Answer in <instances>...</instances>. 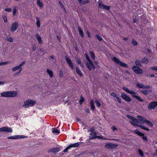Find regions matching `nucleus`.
Instances as JSON below:
<instances>
[{"label": "nucleus", "mask_w": 157, "mask_h": 157, "mask_svg": "<svg viewBox=\"0 0 157 157\" xmlns=\"http://www.w3.org/2000/svg\"><path fill=\"white\" fill-rule=\"evenodd\" d=\"M142 138L143 140L146 142H147L148 141L147 138L146 136H143Z\"/></svg>", "instance_id": "48"}, {"label": "nucleus", "mask_w": 157, "mask_h": 157, "mask_svg": "<svg viewBox=\"0 0 157 157\" xmlns=\"http://www.w3.org/2000/svg\"><path fill=\"white\" fill-rule=\"evenodd\" d=\"M17 95V93L14 91H7L1 94V96L4 97H14Z\"/></svg>", "instance_id": "2"}, {"label": "nucleus", "mask_w": 157, "mask_h": 157, "mask_svg": "<svg viewBox=\"0 0 157 157\" xmlns=\"http://www.w3.org/2000/svg\"><path fill=\"white\" fill-rule=\"evenodd\" d=\"M78 31H79V34L82 37H83L84 33H83V31L82 30L81 28L80 27H78Z\"/></svg>", "instance_id": "19"}, {"label": "nucleus", "mask_w": 157, "mask_h": 157, "mask_svg": "<svg viewBox=\"0 0 157 157\" xmlns=\"http://www.w3.org/2000/svg\"><path fill=\"white\" fill-rule=\"evenodd\" d=\"M59 76L61 78H63V71L62 70H60L59 71Z\"/></svg>", "instance_id": "44"}, {"label": "nucleus", "mask_w": 157, "mask_h": 157, "mask_svg": "<svg viewBox=\"0 0 157 157\" xmlns=\"http://www.w3.org/2000/svg\"><path fill=\"white\" fill-rule=\"evenodd\" d=\"M36 45L35 44L33 45V48H32V50L33 52H34L35 51L36 48Z\"/></svg>", "instance_id": "53"}, {"label": "nucleus", "mask_w": 157, "mask_h": 157, "mask_svg": "<svg viewBox=\"0 0 157 157\" xmlns=\"http://www.w3.org/2000/svg\"><path fill=\"white\" fill-rule=\"evenodd\" d=\"M25 63V61H23L22 62L21 64H19L18 66L19 67H21L22 66L24 65Z\"/></svg>", "instance_id": "54"}, {"label": "nucleus", "mask_w": 157, "mask_h": 157, "mask_svg": "<svg viewBox=\"0 0 157 157\" xmlns=\"http://www.w3.org/2000/svg\"><path fill=\"white\" fill-rule=\"evenodd\" d=\"M151 68L152 70H155L157 71V67H152Z\"/></svg>", "instance_id": "57"}, {"label": "nucleus", "mask_w": 157, "mask_h": 157, "mask_svg": "<svg viewBox=\"0 0 157 157\" xmlns=\"http://www.w3.org/2000/svg\"><path fill=\"white\" fill-rule=\"evenodd\" d=\"M136 85L137 87L140 88H143L144 87V85L143 84L137 83H136Z\"/></svg>", "instance_id": "30"}, {"label": "nucleus", "mask_w": 157, "mask_h": 157, "mask_svg": "<svg viewBox=\"0 0 157 157\" xmlns=\"http://www.w3.org/2000/svg\"><path fill=\"white\" fill-rule=\"evenodd\" d=\"M53 148L54 149V151H53L54 153H56V152H58L60 151L59 149L57 147L54 148Z\"/></svg>", "instance_id": "45"}, {"label": "nucleus", "mask_w": 157, "mask_h": 157, "mask_svg": "<svg viewBox=\"0 0 157 157\" xmlns=\"http://www.w3.org/2000/svg\"><path fill=\"white\" fill-rule=\"evenodd\" d=\"M131 43L133 45L135 46H136L138 44V42L136 41L133 39H132L131 41Z\"/></svg>", "instance_id": "35"}, {"label": "nucleus", "mask_w": 157, "mask_h": 157, "mask_svg": "<svg viewBox=\"0 0 157 157\" xmlns=\"http://www.w3.org/2000/svg\"><path fill=\"white\" fill-rule=\"evenodd\" d=\"M157 107V101H154L150 103L147 106V108L150 110L154 109Z\"/></svg>", "instance_id": "7"}, {"label": "nucleus", "mask_w": 157, "mask_h": 157, "mask_svg": "<svg viewBox=\"0 0 157 157\" xmlns=\"http://www.w3.org/2000/svg\"><path fill=\"white\" fill-rule=\"evenodd\" d=\"M3 18L4 20V21L5 22H7V18L6 16H4L3 17Z\"/></svg>", "instance_id": "52"}, {"label": "nucleus", "mask_w": 157, "mask_h": 157, "mask_svg": "<svg viewBox=\"0 0 157 157\" xmlns=\"http://www.w3.org/2000/svg\"><path fill=\"white\" fill-rule=\"evenodd\" d=\"M145 122L150 127H152L153 126V124L150 121L148 120H146Z\"/></svg>", "instance_id": "31"}, {"label": "nucleus", "mask_w": 157, "mask_h": 157, "mask_svg": "<svg viewBox=\"0 0 157 157\" xmlns=\"http://www.w3.org/2000/svg\"><path fill=\"white\" fill-rule=\"evenodd\" d=\"M85 101V99L84 98L82 97V96H81L80 97V100L79 101V103L80 105H81L82 103L84 101Z\"/></svg>", "instance_id": "39"}, {"label": "nucleus", "mask_w": 157, "mask_h": 157, "mask_svg": "<svg viewBox=\"0 0 157 157\" xmlns=\"http://www.w3.org/2000/svg\"><path fill=\"white\" fill-rule=\"evenodd\" d=\"M36 101L31 99L25 101L23 106L25 108H28L29 107L33 106L35 104Z\"/></svg>", "instance_id": "4"}, {"label": "nucleus", "mask_w": 157, "mask_h": 157, "mask_svg": "<svg viewBox=\"0 0 157 157\" xmlns=\"http://www.w3.org/2000/svg\"><path fill=\"white\" fill-rule=\"evenodd\" d=\"M150 88V86L149 85L145 86L144 85V89H149Z\"/></svg>", "instance_id": "62"}, {"label": "nucleus", "mask_w": 157, "mask_h": 157, "mask_svg": "<svg viewBox=\"0 0 157 157\" xmlns=\"http://www.w3.org/2000/svg\"><path fill=\"white\" fill-rule=\"evenodd\" d=\"M8 139H17V135L10 136L7 137Z\"/></svg>", "instance_id": "34"}, {"label": "nucleus", "mask_w": 157, "mask_h": 157, "mask_svg": "<svg viewBox=\"0 0 157 157\" xmlns=\"http://www.w3.org/2000/svg\"><path fill=\"white\" fill-rule=\"evenodd\" d=\"M95 37L100 41H101L102 40V38L98 35L96 34Z\"/></svg>", "instance_id": "42"}, {"label": "nucleus", "mask_w": 157, "mask_h": 157, "mask_svg": "<svg viewBox=\"0 0 157 157\" xmlns=\"http://www.w3.org/2000/svg\"><path fill=\"white\" fill-rule=\"evenodd\" d=\"M59 3L60 5V6H61V7L62 8H64V6L63 5V3H62V2H61L60 1H59Z\"/></svg>", "instance_id": "59"}, {"label": "nucleus", "mask_w": 157, "mask_h": 157, "mask_svg": "<svg viewBox=\"0 0 157 157\" xmlns=\"http://www.w3.org/2000/svg\"><path fill=\"white\" fill-rule=\"evenodd\" d=\"M138 151L139 155L141 156H144V154L143 151L140 149H138Z\"/></svg>", "instance_id": "43"}, {"label": "nucleus", "mask_w": 157, "mask_h": 157, "mask_svg": "<svg viewBox=\"0 0 157 157\" xmlns=\"http://www.w3.org/2000/svg\"><path fill=\"white\" fill-rule=\"evenodd\" d=\"M118 147L117 144H114L112 143H107L105 145L104 147L108 149H114Z\"/></svg>", "instance_id": "6"}, {"label": "nucleus", "mask_w": 157, "mask_h": 157, "mask_svg": "<svg viewBox=\"0 0 157 157\" xmlns=\"http://www.w3.org/2000/svg\"><path fill=\"white\" fill-rule=\"evenodd\" d=\"M76 62L78 64L80 63L81 62V61L80 59L77 56H76L75 57Z\"/></svg>", "instance_id": "38"}, {"label": "nucleus", "mask_w": 157, "mask_h": 157, "mask_svg": "<svg viewBox=\"0 0 157 157\" xmlns=\"http://www.w3.org/2000/svg\"><path fill=\"white\" fill-rule=\"evenodd\" d=\"M76 71L78 74L80 76H83L82 73L78 67H76Z\"/></svg>", "instance_id": "28"}, {"label": "nucleus", "mask_w": 157, "mask_h": 157, "mask_svg": "<svg viewBox=\"0 0 157 157\" xmlns=\"http://www.w3.org/2000/svg\"><path fill=\"white\" fill-rule=\"evenodd\" d=\"M137 117L140 120V121L141 123V124H144V122H146V118H144V117L140 116L138 115L137 116Z\"/></svg>", "instance_id": "15"}, {"label": "nucleus", "mask_w": 157, "mask_h": 157, "mask_svg": "<svg viewBox=\"0 0 157 157\" xmlns=\"http://www.w3.org/2000/svg\"><path fill=\"white\" fill-rule=\"evenodd\" d=\"M6 40L10 42H12L13 41V39L11 37H6Z\"/></svg>", "instance_id": "37"}, {"label": "nucleus", "mask_w": 157, "mask_h": 157, "mask_svg": "<svg viewBox=\"0 0 157 157\" xmlns=\"http://www.w3.org/2000/svg\"><path fill=\"white\" fill-rule=\"evenodd\" d=\"M134 132L140 136H142L144 135V134L140 132L138 129H136L134 131Z\"/></svg>", "instance_id": "16"}, {"label": "nucleus", "mask_w": 157, "mask_h": 157, "mask_svg": "<svg viewBox=\"0 0 157 157\" xmlns=\"http://www.w3.org/2000/svg\"><path fill=\"white\" fill-rule=\"evenodd\" d=\"M113 60L118 64L123 67H128V65L126 63L121 61L115 57H113Z\"/></svg>", "instance_id": "5"}, {"label": "nucleus", "mask_w": 157, "mask_h": 157, "mask_svg": "<svg viewBox=\"0 0 157 157\" xmlns=\"http://www.w3.org/2000/svg\"><path fill=\"white\" fill-rule=\"evenodd\" d=\"M47 72L50 77L52 78L53 77V73L52 71L47 69Z\"/></svg>", "instance_id": "21"}, {"label": "nucleus", "mask_w": 157, "mask_h": 157, "mask_svg": "<svg viewBox=\"0 0 157 157\" xmlns=\"http://www.w3.org/2000/svg\"><path fill=\"white\" fill-rule=\"evenodd\" d=\"M37 5L40 8H42L43 3L42 1H41L40 0H37Z\"/></svg>", "instance_id": "26"}, {"label": "nucleus", "mask_w": 157, "mask_h": 157, "mask_svg": "<svg viewBox=\"0 0 157 157\" xmlns=\"http://www.w3.org/2000/svg\"><path fill=\"white\" fill-rule=\"evenodd\" d=\"M94 130H95V128L94 127H92L90 129V131L92 132H94Z\"/></svg>", "instance_id": "61"}, {"label": "nucleus", "mask_w": 157, "mask_h": 157, "mask_svg": "<svg viewBox=\"0 0 157 157\" xmlns=\"http://www.w3.org/2000/svg\"><path fill=\"white\" fill-rule=\"evenodd\" d=\"M122 89L125 91L129 93L130 94H136L135 92L132 90H130L128 88L126 87H123Z\"/></svg>", "instance_id": "13"}, {"label": "nucleus", "mask_w": 157, "mask_h": 157, "mask_svg": "<svg viewBox=\"0 0 157 157\" xmlns=\"http://www.w3.org/2000/svg\"><path fill=\"white\" fill-rule=\"evenodd\" d=\"M70 148L69 146L67 147L66 148H65L63 151V152H66Z\"/></svg>", "instance_id": "49"}, {"label": "nucleus", "mask_w": 157, "mask_h": 157, "mask_svg": "<svg viewBox=\"0 0 157 157\" xmlns=\"http://www.w3.org/2000/svg\"><path fill=\"white\" fill-rule=\"evenodd\" d=\"M85 56L86 59L89 63H86V66L88 69L90 71H91V70L92 68L93 69H95V66L94 65L91 61L90 60L88 56L86 53H85Z\"/></svg>", "instance_id": "3"}, {"label": "nucleus", "mask_w": 157, "mask_h": 157, "mask_svg": "<svg viewBox=\"0 0 157 157\" xmlns=\"http://www.w3.org/2000/svg\"><path fill=\"white\" fill-rule=\"evenodd\" d=\"M18 25L19 24L18 22L17 21H15L12 24L10 28L11 31L12 32L16 31L18 27Z\"/></svg>", "instance_id": "10"}, {"label": "nucleus", "mask_w": 157, "mask_h": 157, "mask_svg": "<svg viewBox=\"0 0 157 157\" xmlns=\"http://www.w3.org/2000/svg\"><path fill=\"white\" fill-rule=\"evenodd\" d=\"M19 68H20V67H19V66H17L14 67H13L12 69V70L13 71H16L17 70H18V69H19Z\"/></svg>", "instance_id": "47"}, {"label": "nucleus", "mask_w": 157, "mask_h": 157, "mask_svg": "<svg viewBox=\"0 0 157 157\" xmlns=\"http://www.w3.org/2000/svg\"><path fill=\"white\" fill-rule=\"evenodd\" d=\"M36 25L39 28L40 26V19L39 17H37L36 18Z\"/></svg>", "instance_id": "33"}, {"label": "nucleus", "mask_w": 157, "mask_h": 157, "mask_svg": "<svg viewBox=\"0 0 157 157\" xmlns=\"http://www.w3.org/2000/svg\"><path fill=\"white\" fill-rule=\"evenodd\" d=\"M126 117L128 118L131 119L132 121H130V123L133 126H139L140 128L141 129H144V130L147 131H150V129L148 128H147L145 126L141 125V124H138L136 123H134L133 122V120L134 119V117L131 116L129 115H127L126 116Z\"/></svg>", "instance_id": "1"}, {"label": "nucleus", "mask_w": 157, "mask_h": 157, "mask_svg": "<svg viewBox=\"0 0 157 157\" xmlns=\"http://www.w3.org/2000/svg\"><path fill=\"white\" fill-rule=\"evenodd\" d=\"M102 5H104L103 4L102 2H100L99 3V6L101 8V9L102 8Z\"/></svg>", "instance_id": "55"}, {"label": "nucleus", "mask_w": 157, "mask_h": 157, "mask_svg": "<svg viewBox=\"0 0 157 157\" xmlns=\"http://www.w3.org/2000/svg\"><path fill=\"white\" fill-rule=\"evenodd\" d=\"M133 122H134V123L136 122V123H139L140 124H141V123L140 121V119H138L137 118H134V119L133 120Z\"/></svg>", "instance_id": "36"}, {"label": "nucleus", "mask_w": 157, "mask_h": 157, "mask_svg": "<svg viewBox=\"0 0 157 157\" xmlns=\"http://www.w3.org/2000/svg\"><path fill=\"white\" fill-rule=\"evenodd\" d=\"M89 1L88 0H86L85 1H82L80 3L81 4L84 5L87 3H89Z\"/></svg>", "instance_id": "41"}, {"label": "nucleus", "mask_w": 157, "mask_h": 157, "mask_svg": "<svg viewBox=\"0 0 157 157\" xmlns=\"http://www.w3.org/2000/svg\"><path fill=\"white\" fill-rule=\"evenodd\" d=\"M20 73L18 71L17 72H16L13 75V76H16L17 75H19Z\"/></svg>", "instance_id": "60"}, {"label": "nucleus", "mask_w": 157, "mask_h": 157, "mask_svg": "<svg viewBox=\"0 0 157 157\" xmlns=\"http://www.w3.org/2000/svg\"><path fill=\"white\" fill-rule=\"evenodd\" d=\"M95 102L96 105L98 107L100 106L101 104L98 100H96L95 101Z\"/></svg>", "instance_id": "40"}, {"label": "nucleus", "mask_w": 157, "mask_h": 157, "mask_svg": "<svg viewBox=\"0 0 157 157\" xmlns=\"http://www.w3.org/2000/svg\"><path fill=\"white\" fill-rule=\"evenodd\" d=\"M6 11L10 12L11 10V8H6L5 10Z\"/></svg>", "instance_id": "58"}, {"label": "nucleus", "mask_w": 157, "mask_h": 157, "mask_svg": "<svg viewBox=\"0 0 157 157\" xmlns=\"http://www.w3.org/2000/svg\"><path fill=\"white\" fill-rule=\"evenodd\" d=\"M111 95L113 97H117V95L114 92H112L111 94Z\"/></svg>", "instance_id": "50"}, {"label": "nucleus", "mask_w": 157, "mask_h": 157, "mask_svg": "<svg viewBox=\"0 0 157 157\" xmlns=\"http://www.w3.org/2000/svg\"><path fill=\"white\" fill-rule=\"evenodd\" d=\"M89 54L91 56V59L93 60H94L95 58V56L94 52L91 51H90L89 52Z\"/></svg>", "instance_id": "27"}, {"label": "nucleus", "mask_w": 157, "mask_h": 157, "mask_svg": "<svg viewBox=\"0 0 157 157\" xmlns=\"http://www.w3.org/2000/svg\"><path fill=\"white\" fill-rule=\"evenodd\" d=\"M141 60V62L143 63H145V64L147 63L148 62V59L145 58H143Z\"/></svg>", "instance_id": "29"}, {"label": "nucleus", "mask_w": 157, "mask_h": 157, "mask_svg": "<svg viewBox=\"0 0 157 157\" xmlns=\"http://www.w3.org/2000/svg\"><path fill=\"white\" fill-rule=\"evenodd\" d=\"M151 90H142L141 91V92L145 95H147L149 92H151Z\"/></svg>", "instance_id": "22"}, {"label": "nucleus", "mask_w": 157, "mask_h": 157, "mask_svg": "<svg viewBox=\"0 0 157 157\" xmlns=\"http://www.w3.org/2000/svg\"><path fill=\"white\" fill-rule=\"evenodd\" d=\"M116 98L117 99L118 102L119 103H121V98L119 97H116Z\"/></svg>", "instance_id": "51"}, {"label": "nucleus", "mask_w": 157, "mask_h": 157, "mask_svg": "<svg viewBox=\"0 0 157 157\" xmlns=\"http://www.w3.org/2000/svg\"><path fill=\"white\" fill-rule=\"evenodd\" d=\"M36 37L37 41L40 44H41L42 43L41 37L40 35L37 34L36 35Z\"/></svg>", "instance_id": "18"}, {"label": "nucleus", "mask_w": 157, "mask_h": 157, "mask_svg": "<svg viewBox=\"0 0 157 157\" xmlns=\"http://www.w3.org/2000/svg\"><path fill=\"white\" fill-rule=\"evenodd\" d=\"M90 105H91V109L93 110H94L95 109V106L94 101L93 100H91L90 101Z\"/></svg>", "instance_id": "23"}, {"label": "nucleus", "mask_w": 157, "mask_h": 157, "mask_svg": "<svg viewBox=\"0 0 157 157\" xmlns=\"http://www.w3.org/2000/svg\"><path fill=\"white\" fill-rule=\"evenodd\" d=\"M65 58L66 61H67V63L69 65V66L72 69H74V67L73 64L71 62L70 59L67 57L66 56H65Z\"/></svg>", "instance_id": "12"}, {"label": "nucleus", "mask_w": 157, "mask_h": 157, "mask_svg": "<svg viewBox=\"0 0 157 157\" xmlns=\"http://www.w3.org/2000/svg\"><path fill=\"white\" fill-rule=\"evenodd\" d=\"M16 10L15 9H14L13 10V16H15L16 14Z\"/></svg>", "instance_id": "63"}, {"label": "nucleus", "mask_w": 157, "mask_h": 157, "mask_svg": "<svg viewBox=\"0 0 157 157\" xmlns=\"http://www.w3.org/2000/svg\"><path fill=\"white\" fill-rule=\"evenodd\" d=\"M157 155V149L156 150L155 152L153 154V156H155Z\"/></svg>", "instance_id": "64"}, {"label": "nucleus", "mask_w": 157, "mask_h": 157, "mask_svg": "<svg viewBox=\"0 0 157 157\" xmlns=\"http://www.w3.org/2000/svg\"><path fill=\"white\" fill-rule=\"evenodd\" d=\"M121 97L124 100L128 102H130L131 101L130 97L129 96L127 95L124 93H123L121 94Z\"/></svg>", "instance_id": "11"}, {"label": "nucleus", "mask_w": 157, "mask_h": 157, "mask_svg": "<svg viewBox=\"0 0 157 157\" xmlns=\"http://www.w3.org/2000/svg\"><path fill=\"white\" fill-rule=\"evenodd\" d=\"M17 139L26 138L27 137V136L23 135H17Z\"/></svg>", "instance_id": "46"}, {"label": "nucleus", "mask_w": 157, "mask_h": 157, "mask_svg": "<svg viewBox=\"0 0 157 157\" xmlns=\"http://www.w3.org/2000/svg\"><path fill=\"white\" fill-rule=\"evenodd\" d=\"M132 96L136 98L139 102H143L144 101V100L142 99L140 96H137L135 95H132Z\"/></svg>", "instance_id": "17"}, {"label": "nucleus", "mask_w": 157, "mask_h": 157, "mask_svg": "<svg viewBox=\"0 0 157 157\" xmlns=\"http://www.w3.org/2000/svg\"><path fill=\"white\" fill-rule=\"evenodd\" d=\"M132 70L135 72V73L137 74H141L142 73V70L140 68L138 67L134 66L132 67Z\"/></svg>", "instance_id": "8"}, {"label": "nucleus", "mask_w": 157, "mask_h": 157, "mask_svg": "<svg viewBox=\"0 0 157 157\" xmlns=\"http://www.w3.org/2000/svg\"><path fill=\"white\" fill-rule=\"evenodd\" d=\"M97 133L96 132H91L90 134L91 136H89V138L90 140H92L95 139L96 138V135L97 134Z\"/></svg>", "instance_id": "14"}, {"label": "nucleus", "mask_w": 157, "mask_h": 157, "mask_svg": "<svg viewBox=\"0 0 157 157\" xmlns=\"http://www.w3.org/2000/svg\"><path fill=\"white\" fill-rule=\"evenodd\" d=\"M7 132L11 133L13 132V130L11 128L5 126L0 128V132Z\"/></svg>", "instance_id": "9"}, {"label": "nucleus", "mask_w": 157, "mask_h": 157, "mask_svg": "<svg viewBox=\"0 0 157 157\" xmlns=\"http://www.w3.org/2000/svg\"><path fill=\"white\" fill-rule=\"evenodd\" d=\"M79 143L77 142L74 144H71L69 146L70 148L72 147H77L79 146Z\"/></svg>", "instance_id": "20"}, {"label": "nucleus", "mask_w": 157, "mask_h": 157, "mask_svg": "<svg viewBox=\"0 0 157 157\" xmlns=\"http://www.w3.org/2000/svg\"><path fill=\"white\" fill-rule=\"evenodd\" d=\"M135 63L136 65V66L138 67H139L141 66V61L139 60H137L135 62Z\"/></svg>", "instance_id": "25"}, {"label": "nucleus", "mask_w": 157, "mask_h": 157, "mask_svg": "<svg viewBox=\"0 0 157 157\" xmlns=\"http://www.w3.org/2000/svg\"><path fill=\"white\" fill-rule=\"evenodd\" d=\"M102 9L107 10H109L110 7V6H107L105 5H102Z\"/></svg>", "instance_id": "32"}, {"label": "nucleus", "mask_w": 157, "mask_h": 157, "mask_svg": "<svg viewBox=\"0 0 157 157\" xmlns=\"http://www.w3.org/2000/svg\"><path fill=\"white\" fill-rule=\"evenodd\" d=\"M52 132L53 133H56L57 134L60 133V131L56 129V128H52Z\"/></svg>", "instance_id": "24"}, {"label": "nucleus", "mask_w": 157, "mask_h": 157, "mask_svg": "<svg viewBox=\"0 0 157 157\" xmlns=\"http://www.w3.org/2000/svg\"><path fill=\"white\" fill-rule=\"evenodd\" d=\"M8 63H9L7 62H4L1 63V66L6 65Z\"/></svg>", "instance_id": "56"}]
</instances>
